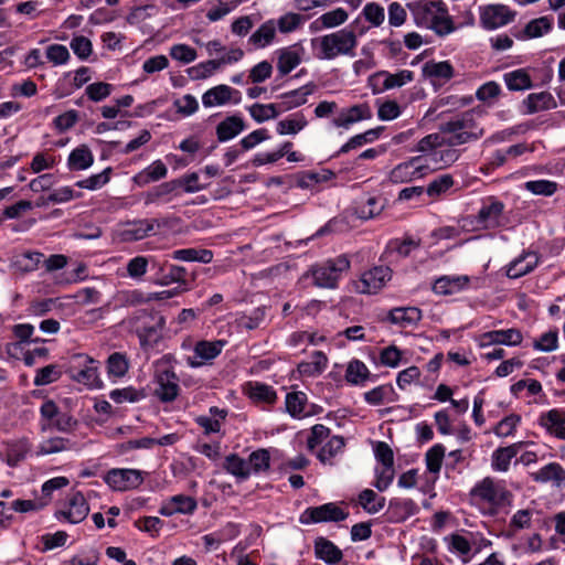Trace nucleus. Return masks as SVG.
Returning a JSON list of instances; mask_svg holds the SVG:
<instances>
[{
	"instance_id": "f257e3e1",
	"label": "nucleus",
	"mask_w": 565,
	"mask_h": 565,
	"mask_svg": "<svg viewBox=\"0 0 565 565\" xmlns=\"http://www.w3.org/2000/svg\"><path fill=\"white\" fill-rule=\"evenodd\" d=\"M407 8L418 28L430 30L438 36H447L458 29L446 3L440 0H416L407 3Z\"/></svg>"
},
{
	"instance_id": "f03ea898",
	"label": "nucleus",
	"mask_w": 565,
	"mask_h": 565,
	"mask_svg": "<svg viewBox=\"0 0 565 565\" xmlns=\"http://www.w3.org/2000/svg\"><path fill=\"white\" fill-rule=\"evenodd\" d=\"M469 498L471 505L481 514L493 516L507 507H511L513 494L502 481L486 477L472 487Z\"/></svg>"
},
{
	"instance_id": "7ed1b4c3",
	"label": "nucleus",
	"mask_w": 565,
	"mask_h": 565,
	"mask_svg": "<svg viewBox=\"0 0 565 565\" xmlns=\"http://www.w3.org/2000/svg\"><path fill=\"white\" fill-rule=\"evenodd\" d=\"M358 36L347 28L311 39L313 55L318 60L332 61L340 56L354 57Z\"/></svg>"
},
{
	"instance_id": "20e7f679",
	"label": "nucleus",
	"mask_w": 565,
	"mask_h": 565,
	"mask_svg": "<svg viewBox=\"0 0 565 565\" xmlns=\"http://www.w3.org/2000/svg\"><path fill=\"white\" fill-rule=\"evenodd\" d=\"M480 115V110L472 109L446 122L443 132L448 137V146H460L481 138L484 130L477 121Z\"/></svg>"
},
{
	"instance_id": "39448f33",
	"label": "nucleus",
	"mask_w": 565,
	"mask_h": 565,
	"mask_svg": "<svg viewBox=\"0 0 565 565\" xmlns=\"http://www.w3.org/2000/svg\"><path fill=\"white\" fill-rule=\"evenodd\" d=\"M66 373L70 379L88 390H99L103 381L98 372V362L87 354L78 353L70 358Z\"/></svg>"
},
{
	"instance_id": "423d86ee",
	"label": "nucleus",
	"mask_w": 565,
	"mask_h": 565,
	"mask_svg": "<svg viewBox=\"0 0 565 565\" xmlns=\"http://www.w3.org/2000/svg\"><path fill=\"white\" fill-rule=\"evenodd\" d=\"M350 267L345 256H339L323 264L312 266L307 273L312 278L313 285L320 288L333 289L337 287L342 273Z\"/></svg>"
},
{
	"instance_id": "0eeeda50",
	"label": "nucleus",
	"mask_w": 565,
	"mask_h": 565,
	"mask_svg": "<svg viewBox=\"0 0 565 565\" xmlns=\"http://www.w3.org/2000/svg\"><path fill=\"white\" fill-rule=\"evenodd\" d=\"M40 428L46 431L52 428L68 433L77 425V420L68 413L62 412L51 399L42 403L40 407Z\"/></svg>"
},
{
	"instance_id": "6e6552de",
	"label": "nucleus",
	"mask_w": 565,
	"mask_h": 565,
	"mask_svg": "<svg viewBox=\"0 0 565 565\" xmlns=\"http://www.w3.org/2000/svg\"><path fill=\"white\" fill-rule=\"evenodd\" d=\"M154 384V394L160 401L171 402L177 398L179 394L178 377L164 360L156 363Z\"/></svg>"
},
{
	"instance_id": "1a4fd4ad",
	"label": "nucleus",
	"mask_w": 565,
	"mask_h": 565,
	"mask_svg": "<svg viewBox=\"0 0 565 565\" xmlns=\"http://www.w3.org/2000/svg\"><path fill=\"white\" fill-rule=\"evenodd\" d=\"M414 81V72L409 70H399L396 73L379 71L367 78V86L374 95L386 90L399 88Z\"/></svg>"
},
{
	"instance_id": "9d476101",
	"label": "nucleus",
	"mask_w": 565,
	"mask_h": 565,
	"mask_svg": "<svg viewBox=\"0 0 565 565\" xmlns=\"http://www.w3.org/2000/svg\"><path fill=\"white\" fill-rule=\"evenodd\" d=\"M430 172V164L422 156L397 164L388 174L393 183H406L425 177Z\"/></svg>"
},
{
	"instance_id": "9b49d317",
	"label": "nucleus",
	"mask_w": 565,
	"mask_h": 565,
	"mask_svg": "<svg viewBox=\"0 0 565 565\" xmlns=\"http://www.w3.org/2000/svg\"><path fill=\"white\" fill-rule=\"evenodd\" d=\"M392 278V271L387 266H374L365 270L361 277L353 282L354 291L359 294L373 295L379 292Z\"/></svg>"
},
{
	"instance_id": "f8f14e48",
	"label": "nucleus",
	"mask_w": 565,
	"mask_h": 565,
	"mask_svg": "<svg viewBox=\"0 0 565 565\" xmlns=\"http://www.w3.org/2000/svg\"><path fill=\"white\" fill-rule=\"evenodd\" d=\"M88 513L89 505L85 497L76 491L68 494L61 509L55 512V518L58 521L78 524L87 518Z\"/></svg>"
},
{
	"instance_id": "ddd939ff",
	"label": "nucleus",
	"mask_w": 565,
	"mask_h": 565,
	"mask_svg": "<svg viewBox=\"0 0 565 565\" xmlns=\"http://www.w3.org/2000/svg\"><path fill=\"white\" fill-rule=\"evenodd\" d=\"M104 481L114 491H128L138 488L143 482V477L138 469L114 468L105 475Z\"/></svg>"
},
{
	"instance_id": "4468645a",
	"label": "nucleus",
	"mask_w": 565,
	"mask_h": 565,
	"mask_svg": "<svg viewBox=\"0 0 565 565\" xmlns=\"http://www.w3.org/2000/svg\"><path fill=\"white\" fill-rule=\"evenodd\" d=\"M225 343L223 340L198 341L193 345L192 354L186 356V364L194 369L212 364L213 360L221 354Z\"/></svg>"
},
{
	"instance_id": "2eb2a0df",
	"label": "nucleus",
	"mask_w": 565,
	"mask_h": 565,
	"mask_svg": "<svg viewBox=\"0 0 565 565\" xmlns=\"http://www.w3.org/2000/svg\"><path fill=\"white\" fill-rule=\"evenodd\" d=\"M373 117L372 109L369 104H355L338 111L332 118L331 126L339 130L348 131L354 124L370 120Z\"/></svg>"
},
{
	"instance_id": "dca6fc26",
	"label": "nucleus",
	"mask_w": 565,
	"mask_h": 565,
	"mask_svg": "<svg viewBox=\"0 0 565 565\" xmlns=\"http://www.w3.org/2000/svg\"><path fill=\"white\" fill-rule=\"evenodd\" d=\"M373 117L372 109L369 104H355L338 111L332 118L331 126L339 130L348 131L354 124L370 120Z\"/></svg>"
},
{
	"instance_id": "f3484780",
	"label": "nucleus",
	"mask_w": 565,
	"mask_h": 565,
	"mask_svg": "<svg viewBox=\"0 0 565 565\" xmlns=\"http://www.w3.org/2000/svg\"><path fill=\"white\" fill-rule=\"evenodd\" d=\"M348 513L337 503L330 502L319 507L307 508L299 518L300 523L338 522L347 519Z\"/></svg>"
},
{
	"instance_id": "a211bd4d",
	"label": "nucleus",
	"mask_w": 565,
	"mask_h": 565,
	"mask_svg": "<svg viewBox=\"0 0 565 565\" xmlns=\"http://www.w3.org/2000/svg\"><path fill=\"white\" fill-rule=\"evenodd\" d=\"M479 348L502 344L507 347L520 345L523 341V334L520 329L510 328L505 330H492L475 337Z\"/></svg>"
},
{
	"instance_id": "6ab92c4d",
	"label": "nucleus",
	"mask_w": 565,
	"mask_h": 565,
	"mask_svg": "<svg viewBox=\"0 0 565 565\" xmlns=\"http://www.w3.org/2000/svg\"><path fill=\"white\" fill-rule=\"evenodd\" d=\"M449 553L458 556L462 563L472 558L473 546L477 545V534L473 532L451 533L444 537Z\"/></svg>"
},
{
	"instance_id": "aec40b11",
	"label": "nucleus",
	"mask_w": 565,
	"mask_h": 565,
	"mask_svg": "<svg viewBox=\"0 0 565 565\" xmlns=\"http://www.w3.org/2000/svg\"><path fill=\"white\" fill-rule=\"evenodd\" d=\"M504 204L495 198H487L482 201L477 214V224L480 228L492 230L502 225Z\"/></svg>"
},
{
	"instance_id": "412c9836",
	"label": "nucleus",
	"mask_w": 565,
	"mask_h": 565,
	"mask_svg": "<svg viewBox=\"0 0 565 565\" xmlns=\"http://www.w3.org/2000/svg\"><path fill=\"white\" fill-rule=\"evenodd\" d=\"M241 102V92L225 84L216 85L202 95V104L205 108L224 106L226 104L237 105Z\"/></svg>"
},
{
	"instance_id": "4be33fe9",
	"label": "nucleus",
	"mask_w": 565,
	"mask_h": 565,
	"mask_svg": "<svg viewBox=\"0 0 565 565\" xmlns=\"http://www.w3.org/2000/svg\"><path fill=\"white\" fill-rule=\"evenodd\" d=\"M514 19V12L504 4H489L480 9V22L484 29L502 28Z\"/></svg>"
},
{
	"instance_id": "5701e85b",
	"label": "nucleus",
	"mask_w": 565,
	"mask_h": 565,
	"mask_svg": "<svg viewBox=\"0 0 565 565\" xmlns=\"http://www.w3.org/2000/svg\"><path fill=\"white\" fill-rule=\"evenodd\" d=\"M471 278L468 275H444L431 284V290L437 296H454L469 289Z\"/></svg>"
},
{
	"instance_id": "b1692460",
	"label": "nucleus",
	"mask_w": 565,
	"mask_h": 565,
	"mask_svg": "<svg viewBox=\"0 0 565 565\" xmlns=\"http://www.w3.org/2000/svg\"><path fill=\"white\" fill-rule=\"evenodd\" d=\"M305 47L300 43L281 47L275 52L277 56V71L281 76L294 71L303 60Z\"/></svg>"
},
{
	"instance_id": "393cba45",
	"label": "nucleus",
	"mask_w": 565,
	"mask_h": 565,
	"mask_svg": "<svg viewBox=\"0 0 565 565\" xmlns=\"http://www.w3.org/2000/svg\"><path fill=\"white\" fill-rule=\"evenodd\" d=\"M32 444L28 438L3 441L0 446V457L11 467L19 465L31 454Z\"/></svg>"
},
{
	"instance_id": "a878e982",
	"label": "nucleus",
	"mask_w": 565,
	"mask_h": 565,
	"mask_svg": "<svg viewBox=\"0 0 565 565\" xmlns=\"http://www.w3.org/2000/svg\"><path fill=\"white\" fill-rule=\"evenodd\" d=\"M243 392L254 404L262 405L264 408L271 407L278 399L273 386L258 381L246 383Z\"/></svg>"
},
{
	"instance_id": "bb28decb",
	"label": "nucleus",
	"mask_w": 565,
	"mask_h": 565,
	"mask_svg": "<svg viewBox=\"0 0 565 565\" xmlns=\"http://www.w3.org/2000/svg\"><path fill=\"white\" fill-rule=\"evenodd\" d=\"M539 425L545 431L559 439L565 440V411L562 408H552L544 412L539 417Z\"/></svg>"
},
{
	"instance_id": "cd10ccee",
	"label": "nucleus",
	"mask_w": 565,
	"mask_h": 565,
	"mask_svg": "<svg viewBox=\"0 0 565 565\" xmlns=\"http://www.w3.org/2000/svg\"><path fill=\"white\" fill-rule=\"evenodd\" d=\"M198 508L194 498L177 494L164 500L159 509V513L163 516H172L174 514H193Z\"/></svg>"
},
{
	"instance_id": "c85d7f7f",
	"label": "nucleus",
	"mask_w": 565,
	"mask_h": 565,
	"mask_svg": "<svg viewBox=\"0 0 565 565\" xmlns=\"http://www.w3.org/2000/svg\"><path fill=\"white\" fill-rule=\"evenodd\" d=\"M315 85L306 84L297 89L286 92L279 96L276 103L280 114L298 108L308 102V97L313 94Z\"/></svg>"
},
{
	"instance_id": "c756f323",
	"label": "nucleus",
	"mask_w": 565,
	"mask_h": 565,
	"mask_svg": "<svg viewBox=\"0 0 565 565\" xmlns=\"http://www.w3.org/2000/svg\"><path fill=\"white\" fill-rule=\"evenodd\" d=\"M526 445L524 441L511 444L497 448L491 455V469L495 472H508L511 461Z\"/></svg>"
},
{
	"instance_id": "7c9ffc66",
	"label": "nucleus",
	"mask_w": 565,
	"mask_h": 565,
	"mask_svg": "<svg viewBox=\"0 0 565 565\" xmlns=\"http://www.w3.org/2000/svg\"><path fill=\"white\" fill-rule=\"evenodd\" d=\"M446 448L441 444L430 447L425 454L426 478L429 488H433L439 478Z\"/></svg>"
},
{
	"instance_id": "2f4dec72",
	"label": "nucleus",
	"mask_w": 565,
	"mask_h": 565,
	"mask_svg": "<svg viewBox=\"0 0 565 565\" xmlns=\"http://www.w3.org/2000/svg\"><path fill=\"white\" fill-rule=\"evenodd\" d=\"M533 481L551 483L555 488L565 487V469L558 462H550L531 473Z\"/></svg>"
},
{
	"instance_id": "473e14b6",
	"label": "nucleus",
	"mask_w": 565,
	"mask_h": 565,
	"mask_svg": "<svg viewBox=\"0 0 565 565\" xmlns=\"http://www.w3.org/2000/svg\"><path fill=\"white\" fill-rule=\"evenodd\" d=\"M539 263L540 257L535 252H525L507 266L505 274L509 278L516 279L534 270Z\"/></svg>"
},
{
	"instance_id": "72a5a7b5",
	"label": "nucleus",
	"mask_w": 565,
	"mask_h": 565,
	"mask_svg": "<svg viewBox=\"0 0 565 565\" xmlns=\"http://www.w3.org/2000/svg\"><path fill=\"white\" fill-rule=\"evenodd\" d=\"M153 231V224L147 220L127 223L117 231V237L121 242H136L143 239Z\"/></svg>"
},
{
	"instance_id": "f704fd0d",
	"label": "nucleus",
	"mask_w": 565,
	"mask_h": 565,
	"mask_svg": "<svg viewBox=\"0 0 565 565\" xmlns=\"http://www.w3.org/2000/svg\"><path fill=\"white\" fill-rule=\"evenodd\" d=\"M276 24L275 19H269L262 23L256 31L248 38V44L255 50L265 49L271 45L276 39Z\"/></svg>"
},
{
	"instance_id": "c9c22d12",
	"label": "nucleus",
	"mask_w": 565,
	"mask_h": 565,
	"mask_svg": "<svg viewBox=\"0 0 565 565\" xmlns=\"http://www.w3.org/2000/svg\"><path fill=\"white\" fill-rule=\"evenodd\" d=\"M328 363V356L322 351H315L308 361L298 364L297 370L302 377H317L326 371Z\"/></svg>"
},
{
	"instance_id": "e433bc0d",
	"label": "nucleus",
	"mask_w": 565,
	"mask_h": 565,
	"mask_svg": "<svg viewBox=\"0 0 565 565\" xmlns=\"http://www.w3.org/2000/svg\"><path fill=\"white\" fill-rule=\"evenodd\" d=\"M285 408L295 419H301L311 415V412L308 409V396L301 391L287 393Z\"/></svg>"
},
{
	"instance_id": "4c0bfd02",
	"label": "nucleus",
	"mask_w": 565,
	"mask_h": 565,
	"mask_svg": "<svg viewBox=\"0 0 565 565\" xmlns=\"http://www.w3.org/2000/svg\"><path fill=\"white\" fill-rule=\"evenodd\" d=\"M349 19V13L343 8H335L324 12L310 24V30L318 32L322 29H334L344 24Z\"/></svg>"
},
{
	"instance_id": "58836bf2",
	"label": "nucleus",
	"mask_w": 565,
	"mask_h": 565,
	"mask_svg": "<svg viewBox=\"0 0 565 565\" xmlns=\"http://www.w3.org/2000/svg\"><path fill=\"white\" fill-rule=\"evenodd\" d=\"M454 146H438L437 150L433 151V153L423 156L430 164V171L436 169H441L447 166H450L459 158V153Z\"/></svg>"
},
{
	"instance_id": "ea45409f",
	"label": "nucleus",
	"mask_w": 565,
	"mask_h": 565,
	"mask_svg": "<svg viewBox=\"0 0 565 565\" xmlns=\"http://www.w3.org/2000/svg\"><path fill=\"white\" fill-rule=\"evenodd\" d=\"M168 168L161 160H156L143 170L134 175L132 181L138 186H145L151 182L167 177Z\"/></svg>"
},
{
	"instance_id": "a19ab883",
	"label": "nucleus",
	"mask_w": 565,
	"mask_h": 565,
	"mask_svg": "<svg viewBox=\"0 0 565 565\" xmlns=\"http://www.w3.org/2000/svg\"><path fill=\"white\" fill-rule=\"evenodd\" d=\"M226 416L227 412L225 409L214 406L210 408L209 415L198 416L195 423L205 434H216L221 430Z\"/></svg>"
},
{
	"instance_id": "79ce46f5",
	"label": "nucleus",
	"mask_w": 565,
	"mask_h": 565,
	"mask_svg": "<svg viewBox=\"0 0 565 565\" xmlns=\"http://www.w3.org/2000/svg\"><path fill=\"white\" fill-rule=\"evenodd\" d=\"M423 74L424 76L430 78L431 81H438L440 83H445L454 77V67L449 61H429L423 65Z\"/></svg>"
},
{
	"instance_id": "37998d69",
	"label": "nucleus",
	"mask_w": 565,
	"mask_h": 565,
	"mask_svg": "<svg viewBox=\"0 0 565 565\" xmlns=\"http://www.w3.org/2000/svg\"><path fill=\"white\" fill-rule=\"evenodd\" d=\"M75 447V443L70 439L54 436L42 439L36 446L34 454L36 456H49L57 452L68 451Z\"/></svg>"
},
{
	"instance_id": "c03bdc74",
	"label": "nucleus",
	"mask_w": 565,
	"mask_h": 565,
	"mask_svg": "<svg viewBox=\"0 0 565 565\" xmlns=\"http://www.w3.org/2000/svg\"><path fill=\"white\" fill-rule=\"evenodd\" d=\"M94 163V154L86 145L74 148L67 158V168L71 171H83Z\"/></svg>"
},
{
	"instance_id": "a18cd8bd",
	"label": "nucleus",
	"mask_w": 565,
	"mask_h": 565,
	"mask_svg": "<svg viewBox=\"0 0 565 565\" xmlns=\"http://www.w3.org/2000/svg\"><path fill=\"white\" fill-rule=\"evenodd\" d=\"M308 126V119L303 113H294L276 124V132L280 136L297 135Z\"/></svg>"
},
{
	"instance_id": "49530a36",
	"label": "nucleus",
	"mask_w": 565,
	"mask_h": 565,
	"mask_svg": "<svg viewBox=\"0 0 565 565\" xmlns=\"http://www.w3.org/2000/svg\"><path fill=\"white\" fill-rule=\"evenodd\" d=\"M388 318L392 323L407 328L417 324L422 319V311L416 307L394 308L390 311Z\"/></svg>"
},
{
	"instance_id": "de8ad7c7",
	"label": "nucleus",
	"mask_w": 565,
	"mask_h": 565,
	"mask_svg": "<svg viewBox=\"0 0 565 565\" xmlns=\"http://www.w3.org/2000/svg\"><path fill=\"white\" fill-rule=\"evenodd\" d=\"M158 266L159 270H163V266L159 265L153 256H135L128 260L126 269L129 278L140 281L147 274L149 264Z\"/></svg>"
},
{
	"instance_id": "09e8293b",
	"label": "nucleus",
	"mask_w": 565,
	"mask_h": 565,
	"mask_svg": "<svg viewBox=\"0 0 565 565\" xmlns=\"http://www.w3.org/2000/svg\"><path fill=\"white\" fill-rule=\"evenodd\" d=\"M245 128L244 120L239 116H230L216 127L218 141H228L238 136Z\"/></svg>"
},
{
	"instance_id": "8fccbe9b",
	"label": "nucleus",
	"mask_w": 565,
	"mask_h": 565,
	"mask_svg": "<svg viewBox=\"0 0 565 565\" xmlns=\"http://www.w3.org/2000/svg\"><path fill=\"white\" fill-rule=\"evenodd\" d=\"M523 104L527 114L552 109L556 106L554 97L548 92L530 94Z\"/></svg>"
},
{
	"instance_id": "3c124183",
	"label": "nucleus",
	"mask_w": 565,
	"mask_h": 565,
	"mask_svg": "<svg viewBox=\"0 0 565 565\" xmlns=\"http://www.w3.org/2000/svg\"><path fill=\"white\" fill-rule=\"evenodd\" d=\"M371 373L364 362L351 360L345 370V381L351 385H362L370 377Z\"/></svg>"
},
{
	"instance_id": "603ef678",
	"label": "nucleus",
	"mask_w": 565,
	"mask_h": 565,
	"mask_svg": "<svg viewBox=\"0 0 565 565\" xmlns=\"http://www.w3.org/2000/svg\"><path fill=\"white\" fill-rule=\"evenodd\" d=\"M42 258L43 254L39 252L20 253L12 258V267L22 273L33 271L38 269Z\"/></svg>"
},
{
	"instance_id": "864d4df0",
	"label": "nucleus",
	"mask_w": 565,
	"mask_h": 565,
	"mask_svg": "<svg viewBox=\"0 0 565 565\" xmlns=\"http://www.w3.org/2000/svg\"><path fill=\"white\" fill-rule=\"evenodd\" d=\"M172 258L181 262L209 264L213 259V253L210 249L183 248L174 250Z\"/></svg>"
},
{
	"instance_id": "5fc2aeb1",
	"label": "nucleus",
	"mask_w": 565,
	"mask_h": 565,
	"mask_svg": "<svg viewBox=\"0 0 565 565\" xmlns=\"http://www.w3.org/2000/svg\"><path fill=\"white\" fill-rule=\"evenodd\" d=\"M503 79L510 90H524L532 86L529 73L522 68L505 73Z\"/></svg>"
},
{
	"instance_id": "6e6d98bb",
	"label": "nucleus",
	"mask_w": 565,
	"mask_h": 565,
	"mask_svg": "<svg viewBox=\"0 0 565 565\" xmlns=\"http://www.w3.org/2000/svg\"><path fill=\"white\" fill-rule=\"evenodd\" d=\"M116 306L132 307L147 302V296L139 289L119 290L114 296Z\"/></svg>"
},
{
	"instance_id": "4d7b16f0",
	"label": "nucleus",
	"mask_w": 565,
	"mask_h": 565,
	"mask_svg": "<svg viewBox=\"0 0 565 565\" xmlns=\"http://www.w3.org/2000/svg\"><path fill=\"white\" fill-rule=\"evenodd\" d=\"M107 374L110 379H119L126 375L129 369V362L125 354L115 352L107 359Z\"/></svg>"
},
{
	"instance_id": "13d9d810",
	"label": "nucleus",
	"mask_w": 565,
	"mask_h": 565,
	"mask_svg": "<svg viewBox=\"0 0 565 565\" xmlns=\"http://www.w3.org/2000/svg\"><path fill=\"white\" fill-rule=\"evenodd\" d=\"M250 117L258 124L274 119L280 115L277 104H253L247 108Z\"/></svg>"
},
{
	"instance_id": "bf43d9fd",
	"label": "nucleus",
	"mask_w": 565,
	"mask_h": 565,
	"mask_svg": "<svg viewBox=\"0 0 565 565\" xmlns=\"http://www.w3.org/2000/svg\"><path fill=\"white\" fill-rule=\"evenodd\" d=\"M316 556L328 564H337L342 558V552L330 541L320 540L316 543Z\"/></svg>"
},
{
	"instance_id": "052dcab7",
	"label": "nucleus",
	"mask_w": 565,
	"mask_h": 565,
	"mask_svg": "<svg viewBox=\"0 0 565 565\" xmlns=\"http://www.w3.org/2000/svg\"><path fill=\"white\" fill-rule=\"evenodd\" d=\"M553 20L548 17H541L531 20L524 28L523 33L527 39H536L547 34L552 30Z\"/></svg>"
},
{
	"instance_id": "680f3d73",
	"label": "nucleus",
	"mask_w": 565,
	"mask_h": 565,
	"mask_svg": "<svg viewBox=\"0 0 565 565\" xmlns=\"http://www.w3.org/2000/svg\"><path fill=\"white\" fill-rule=\"evenodd\" d=\"M113 169L110 167L104 169L102 172L92 174L86 179L79 180L75 183L77 188L96 191L102 189L110 181Z\"/></svg>"
},
{
	"instance_id": "e2e57ef3",
	"label": "nucleus",
	"mask_w": 565,
	"mask_h": 565,
	"mask_svg": "<svg viewBox=\"0 0 565 565\" xmlns=\"http://www.w3.org/2000/svg\"><path fill=\"white\" fill-rule=\"evenodd\" d=\"M292 143L290 141H285L277 150L269 152H259L254 156L252 163L254 167H260L265 164H270L277 162L281 159L288 149H291Z\"/></svg>"
},
{
	"instance_id": "0e129e2a",
	"label": "nucleus",
	"mask_w": 565,
	"mask_h": 565,
	"mask_svg": "<svg viewBox=\"0 0 565 565\" xmlns=\"http://www.w3.org/2000/svg\"><path fill=\"white\" fill-rule=\"evenodd\" d=\"M225 469L237 478L246 479L250 476L248 460H245L237 455H230L226 457Z\"/></svg>"
},
{
	"instance_id": "69168bd1",
	"label": "nucleus",
	"mask_w": 565,
	"mask_h": 565,
	"mask_svg": "<svg viewBox=\"0 0 565 565\" xmlns=\"http://www.w3.org/2000/svg\"><path fill=\"white\" fill-rule=\"evenodd\" d=\"M303 22V17L295 12H287L275 20L276 29L281 33H291L299 29Z\"/></svg>"
},
{
	"instance_id": "338daca9",
	"label": "nucleus",
	"mask_w": 565,
	"mask_h": 565,
	"mask_svg": "<svg viewBox=\"0 0 565 565\" xmlns=\"http://www.w3.org/2000/svg\"><path fill=\"white\" fill-rule=\"evenodd\" d=\"M359 503L369 513H377L384 508L385 499L377 497L373 490L365 489L359 495Z\"/></svg>"
},
{
	"instance_id": "774afa93",
	"label": "nucleus",
	"mask_w": 565,
	"mask_h": 565,
	"mask_svg": "<svg viewBox=\"0 0 565 565\" xmlns=\"http://www.w3.org/2000/svg\"><path fill=\"white\" fill-rule=\"evenodd\" d=\"M169 55L172 60L182 64H190L198 58L196 50L184 43L173 44L169 49Z\"/></svg>"
}]
</instances>
